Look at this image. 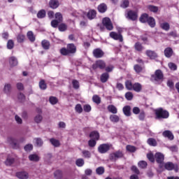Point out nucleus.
<instances>
[{
  "mask_svg": "<svg viewBox=\"0 0 179 179\" xmlns=\"http://www.w3.org/2000/svg\"><path fill=\"white\" fill-rule=\"evenodd\" d=\"M156 119L157 120H161L169 118L170 113H169V111L164 110L162 108H159L157 109H155V110Z\"/></svg>",
  "mask_w": 179,
  "mask_h": 179,
  "instance_id": "nucleus-1",
  "label": "nucleus"
},
{
  "mask_svg": "<svg viewBox=\"0 0 179 179\" xmlns=\"http://www.w3.org/2000/svg\"><path fill=\"white\" fill-rule=\"evenodd\" d=\"M164 79V75L163 74V71L160 69L156 70L155 73L151 76L150 78L152 82L155 83L163 82Z\"/></svg>",
  "mask_w": 179,
  "mask_h": 179,
  "instance_id": "nucleus-2",
  "label": "nucleus"
},
{
  "mask_svg": "<svg viewBox=\"0 0 179 179\" xmlns=\"http://www.w3.org/2000/svg\"><path fill=\"white\" fill-rule=\"evenodd\" d=\"M122 157H124V153L122 152V151H120V150L116 151L113 153H111L109 155V159L112 162H117L118 159H122Z\"/></svg>",
  "mask_w": 179,
  "mask_h": 179,
  "instance_id": "nucleus-3",
  "label": "nucleus"
},
{
  "mask_svg": "<svg viewBox=\"0 0 179 179\" xmlns=\"http://www.w3.org/2000/svg\"><path fill=\"white\" fill-rule=\"evenodd\" d=\"M155 157L157 163L159 164V167L162 169L164 166V155L161 152H157Z\"/></svg>",
  "mask_w": 179,
  "mask_h": 179,
  "instance_id": "nucleus-4",
  "label": "nucleus"
},
{
  "mask_svg": "<svg viewBox=\"0 0 179 179\" xmlns=\"http://www.w3.org/2000/svg\"><path fill=\"white\" fill-rule=\"evenodd\" d=\"M102 24L107 29V30L111 31L113 29H114L113 22H111V20H110L108 17H104L102 20Z\"/></svg>",
  "mask_w": 179,
  "mask_h": 179,
  "instance_id": "nucleus-5",
  "label": "nucleus"
},
{
  "mask_svg": "<svg viewBox=\"0 0 179 179\" xmlns=\"http://www.w3.org/2000/svg\"><path fill=\"white\" fill-rule=\"evenodd\" d=\"M125 16L129 20L135 21L138 19V13L134 10H129L125 14Z\"/></svg>",
  "mask_w": 179,
  "mask_h": 179,
  "instance_id": "nucleus-6",
  "label": "nucleus"
},
{
  "mask_svg": "<svg viewBox=\"0 0 179 179\" xmlns=\"http://www.w3.org/2000/svg\"><path fill=\"white\" fill-rule=\"evenodd\" d=\"M92 68L93 69H97V68L104 69L106 68V62L101 59L97 60L95 64L92 65Z\"/></svg>",
  "mask_w": 179,
  "mask_h": 179,
  "instance_id": "nucleus-7",
  "label": "nucleus"
},
{
  "mask_svg": "<svg viewBox=\"0 0 179 179\" xmlns=\"http://www.w3.org/2000/svg\"><path fill=\"white\" fill-rule=\"evenodd\" d=\"M164 166L166 170H175V171H178V166L177 164L175 165L172 162H167Z\"/></svg>",
  "mask_w": 179,
  "mask_h": 179,
  "instance_id": "nucleus-8",
  "label": "nucleus"
},
{
  "mask_svg": "<svg viewBox=\"0 0 179 179\" xmlns=\"http://www.w3.org/2000/svg\"><path fill=\"white\" fill-rule=\"evenodd\" d=\"M109 150L110 146L108 145V144H101L98 148V152L101 154L107 153V152H108Z\"/></svg>",
  "mask_w": 179,
  "mask_h": 179,
  "instance_id": "nucleus-9",
  "label": "nucleus"
},
{
  "mask_svg": "<svg viewBox=\"0 0 179 179\" xmlns=\"http://www.w3.org/2000/svg\"><path fill=\"white\" fill-rule=\"evenodd\" d=\"M110 37L113 38V40H119L120 43L124 41V38H122V35H121V34H117L116 32L112 31L110 33Z\"/></svg>",
  "mask_w": 179,
  "mask_h": 179,
  "instance_id": "nucleus-10",
  "label": "nucleus"
},
{
  "mask_svg": "<svg viewBox=\"0 0 179 179\" xmlns=\"http://www.w3.org/2000/svg\"><path fill=\"white\" fill-rule=\"evenodd\" d=\"M93 55L95 58H103L104 57V52L100 48H96L93 50Z\"/></svg>",
  "mask_w": 179,
  "mask_h": 179,
  "instance_id": "nucleus-11",
  "label": "nucleus"
},
{
  "mask_svg": "<svg viewBox=\"0 0 179 179\" xmlns=\"http://www.w3.org/2000/svg\"><path fill=\"white\" fill-rule=\"evenodd\" d=\"M163 136L164 138H168L169 141H173L174 139V135L170 130H166L162 133Z\"/></svg>",
  "mask_w": 179,
  "mask_h": 179,
  "instance_id": "nucleus-12",
  "label": "nucleus"
},
{
  "mask_svg": "<svg viewBox=\"0 0 179 179\" xmlns=\"http://www.w3.org/2000/svg\"><path fill=\"white\" fill-rule=\"evenodd\" d=\"M3 92L6 94H10V92H12V85L10 83H6L3 88Z\"/></svg>",
  "mask_w": 179,
  "mask_h": 179,
  "instance_id": "nucleus-13",
  "label": "nucleus"
},
{
  "mask_svg": "<svg viewBox=\"0 0 179 179\" xmlns=\"http://www.w3.org/2000/svg\"><path fill=\"white\" fill-rule=\"evenodd\" d=\"M9 64L11 67L13 66H17V64L19 62H17V58H16L15 56H12L9 58Z\"/></svg>",
  "mask_w": 179,
  "mask_h": 179,
  "instance_id": "nucleus-14",
  "label": "nucleus"
},
{
  "mask_svg": "<svg viewBox=\"0 0 179 179\" xmlns=\"http://www.w3.org/2000/svg\"><path fill=\"white\" fill-rule=\"evenodd\" d=\"M16 176L20 179H27L29 178V173L26 171L17 172Z\"/></svg>",
  "mask_w": 179,
  "mask_h": 179,
  "instance_id": "nucleus-15",
  "label": "nucleus"
},
{
  "mask_svg": "<svg viewBox=\"0 0 179 179\" xmlns=\"http://www.w3.org/2000/svg\"><path fill=\"white\" fill-rule=\"evenodd\" d=\"M67 50L69 54H75L76 52V46L73 43H69L67 45Z\"/></svg>",
  "mask_w": 179,
  "mask_h": 179,
  "instance_id": "nucleus-16",
  "label": "nucleus"
},
{
  "mask_svg": "<svg viewBox=\"0 0 179 179\" xmlns=\"http://www.w3.org/2000/svg\"><path fill=\"white\" fill-rule=\"evenodd\" d=\"M145 54L150 59H155V58H157V53L152 50H146Z\"/></svg>",
  "mask_w": 179,
  "mask_h": 179,
  "instance_id": "nucleus-17",
  "label": "nucleus"
},
{
  "mask_svg": "<svg viewBox=\"0 0 179 179\" xmlns=\"http://www.w3.org/2000/svg\"><path fill=\"white\" fill-rule=\"evenodd\" d=\"M49 6L52 9H57L59 6V2L58 0H50L49 2Z\"/></svg>",
  "mask_w": 179,
  "mask_h": 179,
  "instance_id": "nucleus-18",
  "label": "nucleus"
},
{
  "mask_svg": "<svg viewBox=\"0 0 179 179\" xmlns=\"http://www.w3.org/2000/svg\"><path fill=\"white\" fill-rule=\"evenodd\" d=\"M96 10H90L88 11L87 14V17H88V19H90V20H93V19L96 18Z\"/></svg>",
  "mask_w": 179,
  "mask_h": 179,
  "instance_id": "nucleus-19",
  "label": "nucleus"
},
{
  "mask_svg": "<svg viewBox=\"0 0 179 179\" xmlns=\"http://www.w3.org/2000/svg\"><path fill=\"white\" fill-rule=\"evenodd\" d=\"M50 142L55 148H59L61 146V143L59 141V140L54 138H50Z\"/></svg>",
  "mask_w": 179,
  "mask_h": 179,
  "instance_id": "nucleus-20",
  "label": "nucleus"
},
{
  "mask_svg": "<svg viewBox=\"0 0 179 179\" xmlns=\"http://www.w3.org/2000/svg\"><path fill=\"white\" fill-rule=\"evenodd\" d=\"M29 159L30 160V162H39L40 161V157H38V155H37V154H31L29 156Z\"/></svg>",
  "mask_w": 179,
  "mask_h": 179,
  "instance_id": "nucleus-21",
  "label": "nucleus"
},
{
  "mask_svg": "<svg viewBox=\"0 0 179 179\" xmlns=\"http://www.w3.org/2000/svg\"><path fill=\"white\" fill-rule=\"evenodd\" d=\"M123 113L126 117H131V106H126L123 108Z\"/></svg>",
  "mask_w": 179,
  "mask_h": 179,
  "instance_id": "nucleus-22",
  "label": "nucleus"
},
{
  "mask_svg": "<svg viewBox=\"0 0 179 179\" xmlns=\"http://www.w3.org/2000/svg\"><path fill=\"white\" fill-rule=\"evenodd\" d=\"M90 137H91L92 139H94V141H99L100 138V134L97 131H92L90 133Z\"/></svg>",
  "mask_w": 179,
  "mask_h": 179,
  "instance_id": "nucleus-23",
  "label": "nucleus"
},
{
  "mask_svg": "<svg viewBox=\"0 0 179 179\" xmlns=\"http://www.w3.org/2000/svg\"><path fill=\"white\" fill-rule=\"evenodd\" d=\"M164 55L167 58H170L173 55V49L171 48H166L164 50Z\"/></svg>",
  "mask_w": 179,
  "mask_h": 179,
  "instance_id": "nucleus-24",
  "label": "nucleus"
},
{
  "mask_svg": "<svg viewBox=\"0 0 179 179\" xmlns=\"http://www.w3.org/2000/svg\"><path fill=\"white\" fill-rule=\"evenodd\" d=\"M132 90H134V92H139L141 90H142V85L138 83H136L133 85Z\"/></svg>",
  "mask_w": 179,
  "mask_h": 179,
  "instance_id": "nucleus-25",
  "label": "nucleus"
},
{
  "mask_svg": "<svg viewBox=\"0 0 179 179\" xmlns=\"http://www.w3.org/2000/svg\"><path fill=\"white\" fill-rule=\"evenodd\" d=\"M149 19V15L146 13H144L141 15V16L139 18V20L141 23H146Z\"/></svg>",
  "mask_w": 179,
  "mask_h": 179,
  "instance_id": "nucleus-26",
  "label": "nucleus"
},
{
  "mask_svg": "<svg viewBox=\"0 0 179 179\" xmlns=\"http://www.w3.org/2000/svg\"><path fill=\"white\" fill-rule=\"evenodd\" d=\"M98 10L101 13H104V12H106V10H107V5H106L105 3L100 4L98 6Z\"/></svg>",
  "mask_w": 179,
  "mask_h": 179,
  "instance_id": "nucleus-27",
  "label": "nucleus"
},
{
  "mask_svg": "<svg viewBox=\"0 0 179 179\" xmlns=\"http://www.w3.org/2000/svg\"><path fill=\"white\" fill-rule=\"evenodd\" d=\"M147 22L149 26H150V27H155L156 26V21L155 20V18H153V17H149Z\"/></svg>",
  "mask_w": 179,
  "mask_h": 179,
  "instance_id": "nucleus-28",
  "label": "nucleus"
},
{
  "mask_svg": "<svg viewBox=\"0 0 179 179\" xmlns=\"http://www.w3.org/2000/svg\"><path fill=\"white\" fill-rule=\"evenodd\" d=\"M13 163H15V158L11 157H8L5 162L6 166H12Z\"/></svg>",
  "mask_w": 179,
  "mask_h": 179,
  "instance_id": "nucleus-29",
  "label": "nucleus"
},
{
  "mask_svg": "<svg viewBox=\"0 0 179 179\" xmlns=\"http://www.w3.org/2000/svg\"><path fill=\"white\" fill-rule=\"evenodd\" d=\"M108 110L109 113H112V114H117L118 112L117 108L114 105H109L108 106Z\"/></svg>",
  "mask_w": 179,
  "mask_h": 179,
  "instance_id": "nucleus-30",
  "label": "nucleus"
},
{
  "mask_svg": "<svg viewBox=\"0 0 179 179\" xmlns=\"http://www.w3.org/2000/svg\"><path fill=\"white\" fill-rule=\"evenodd\" d=\"M34 122H36V124H40L41 123V121H43V115H41V114H38L36 115L34 118Z\"/></svg>",
  "mask_w": 179,
  "mask_h": 179,
  "instance_id": "nucleus-31",
  "label": "nucleus"
},
{
  "mask_svg": "<svg viewBox=\"0 0 179 179\" xmlns=\"http://www.w3.org/2000/svg\"><path fill=\"white\" fill-rule=\"evenodd\" d=\"M41 44L44 50H50V41L43 40L42 41Z\"/></svg>",
  "mask_w": 179,
  "mask_h": 179,
  "instance_id": "nucleus-32",
  "label": "nucleus"
},
{
  "mask_svg": "<svg viewBox=\"0 0 179 179\" xmlns=\"http://www.w3.org/2000/svg\"><path fill=\"white\" fill-rule=\"evenodd\" d=\"M110 120L111 121V122H119L120 117L117 115H110Z\"/></svg>",
  "mask_w": 179,
  "mask_h": 179,
  "instance_id": "nucleus-33",
  "label": "nucleus"
},
{
  "mask_svg": "<svg viewBox=\"0 0 179 179\" xmlns=\"http://www.w3.org/2000/svg\"><path fill=\"white\" fill-rule=\"evenodd\" d=\"M161 29L165 30L166 31H169L170 30V24L168 22H163L160 24Z\"/></svg>",
  "mask_w": 179,
  "mask_h": 179,
  "instance_id": "nucleus-34",
  "label": "nucleus"
},
{
  "mask_svg": "<svg viewBox=\"0 0 179 179\" xmlns=\"http://www.w3.org/2000/svg\"><path fill=\"white\" fill-rule=\"evenodd\" d=\"M92 101L95 103V104H100L101 103V98L99 96V95H94L92 96Z\"/></svg>",
  "mask_w": 179,
  "mask_h": 179,
  "instance_id": "nucleus-35",
  "label": "nucleus"
},
{
  "mask_svg": "<svg viewBox=\"0 0 179 179\" xmlns=\"http://www.w3.org/2000/svg\"><path fill=\"white\" fill-rule=\"evenodd\" d=\"M108 73H104L101 76V81L102 82V83H106V82H107V80H108Z\"/></svg>",
  "mask_w": 179,
  "mask_h": 179,
  "instance_id": "nucleus-36",
  "label": "nucleus"
},
{
  "mask_svg": "<svg viewBox=\"0 0 179 179\" xmlns=\"http://www.w3.org/2000/svg\"><path fill=\"white\" fill-rule=\"evenodd\" d=\"M147 142L150 146H157V141H156V139L155 138H148Z\"/></svg>",
  "mask_w": 179,
  "mask_h": 179,
  "instance_id": "nucleus-37",
  "label": "nucleus"
},
{
  "mask_svg": "<svg viewBox=\"0 0 179 179\" xmlns=\"http://www.w3.org/2000/svg\"><path fill=\"white\" fill-rule=\"evenodd\" d=\"M27 37H28L29 40L31 41V42L36 41V36H34V34H33V31H28Z\"/></svg>",
  "mask_w": 179,
  "mask_h": 179,
  "instance_id": "nucleus-38",
  "label": "nucleus"
},
{
  "mask_svg": "<svg viewBox=\"0 0 179 179\" xmlns=\"http://www.w3.org/2000/svg\"><path fill=\"white\" fill-rule=\"evenodd\" d=\"M126 149L128 152H130L131 153L136 152V147L134 145H127Z\"/></svg>",
  "mask_w": 179,
  "mask_h": 179,
  "instance_id": "nucleus-39",
  "label": "nucleus"
},
{
  "mask_svg": "<svg viewBox=\"0 0 179 179\" xmlns=\"http://www.w3.org/2000/svg\"><path fill=\"white\" fill-rule=\"evenodd\" d=\"M34 141H35L36 145V146H38V148H41V146H43V144L44 143L43 142V139H41L40 138H34Z\"/></svg>",
  "mask_w": 179,
  "mask_h": 179,
  "instance_id": "nucleus-40",
  "label": "nucleus"
},
{
  "mask_svg": "<svg viewBox=\"0 0 179 179\" xmlns=\"http://www.w3.org/2000/svg\"><path fill=\"white\" fill-rule=\"evenodd\" d=\"M37 17L38 19H43V17H45V11L44 10H41L37 13Z\"/></svg>",
  "mask_w": 179,
  "mask_h": 179,
  "instance_id": "nucleus-41",
  "label": "nucleus"
},
{
  "mask_svg": "<svg viewBox=\"0 0 179 179\" xmlns=\"http://www.w3.org/2000/svg\"><path fill=\"white\" fill-rule=\"evenodd\" d=\"M39 87L41 90H45V89H47V84H45V81L44 80L39 82Z\"/></svg>",
  "mask_w": 179,
  "mask_h": 179,
  "instance_id": "nucleus-42",
  "label": "nucleus"
},
{
  "mask_svg": "<svg viewBox=\"0 0 179 179\" xmlns=\"http://www.w3.org/2000/svg\"><path fill=\"white\" fill-rule=\"evenodd\" d=\"M135 50H136V51H143V46H142V44H141V43L137 42L136 43L135 45Z\"/></svg>",
  "mask_w": 179,
  "mask_h": 179,
  "instance_id": "nucleus-43",
  "label": "nucleus"
},
{
  "mask_svg": "<svg viewBox=\"0 0 179 179\" xmlns=\"http://www.w3.org/2000/svg\"><path fill=\"white\" fill-rule=\"evenodd\" d=\"M125 86H126V89H127V90H132L133 87H134V85H132V82L127 80L125 82Z\"/></svg>",
  "mask_w": 179,
  "mask_h": 179,
  "instance_id": "nucleus-44",
  "label": "nucleus"
},
{
  "mask_svg": "<svg viewBox=\"0 0 179 179\" xmlns=\"http://www.w3.org/2000/svg\"><path fill=\"white\" fill-rule=\"evenodd\" d=\"M55 178L56 179H62V171H56L54 173Z\"/></svg>",
  "mask_w": 179,
  "mask_h": 179,
  "instance_id": "nucleus-45",
  "label": "nucleus"
},
{
  "mask_svg": "<svg viewBox=\"0 0 179 179\" xmlns=\"http://www.w3.org/2000/svg\"><path fill=\"white\" fill-rule=\"evenodd\" d=\"M129 6V1L128 0H123L122 3L120 4V7L123 8V9H125Z\"/></svg>",
  "mask_w": 179,
  "mask_h": 179,
  "instance_id": "nucleus-46",
  "label": "nucleus"
},
{
  "mask_svg": "<svg viewBox=\"0 0 179 179\" xmlns=\"http://www.w3.org/2000/svg\"><path fill=\"white\" fill-rule=\"evenodd\" d=\"M82 153L83 155V157H85L86 159H90L92 157V153H90V151L83 150Z\"/></svg>",
  "mask_w": 179,
  "mask_h": 179,
  "instance_id": "nucleus-47",
  "label": "nucleus"
},
{
  "mask_svg": "<svg viewBox=\"0 0 179 179\" xmlns=\"http://www.w3.org/2000/svg\"><path fill=\"white\" fill-rule=\"evenodd\" d=\"M49 101L50 104H52L54 106L57 104V103H58V99H57V97L55 96H50L49 99Z\"/></svg>",
  "mask_w": 179,
  "mask_h": 179,
  "instance_id": "nucleus-48",
  "label": "nucleus"
},
{
  "mask_svg": "<svg viewBox=\"0 0 179 179\" xmlns=\"http://www.w3.org/2000/svg\"><path fill=\"white\" fill-rule=\"evenodd\" d=\"M15 47V43L12 40H9L7 43V48L12 50Z\"/></svg>",
  "mask_w": 179,
  "mask_h": 179,
  "instance_id": "nucleus-49",
  "label": "nucleus"
},
{
  "mask_svg": "<svg viewBox=\"0 0 179 179\" xmlns=\"http://www.w3.org/2000/svg\"><path fill=\"white\" fill-rule=\"evenodd\" d=\"M76 163L78 167H82L83 166V164H85V160H83V159L80 158V159H77Z\"/></svg>",
  "mask_w": 179,
  "mask_h": 179,
  "instance_id": "nucleus-50",
  "label": "nucleus"
},
{
  "mask_svg": "<svg viewBox=\"0 0 179 179\" xmlns=\"http://www.w3.org/2000/svg\"><path fill=\"white\" fill-rule=\"evenodd\" d=\"M16 87H17V90H20V91L24 90V85L22 83H17Z\"/></svg>",
  "mask_w": 179,
  "mask_h": 179,
  "instance_id": "nucleus-51",
  "label": "nucleus"
},
{
  "mask_svg": "<svg viewBox=\"0 0 179 179\" xmlns=\"http://www.w3.org/2000/svg\"><path fill=\"white\" fill-rule=\"evenodd\" d=\"M96 174H99V176H101V174H104V167L100 166L96 169Z\"/></svg>",
  "mask_w": 179,
  "mask_h": 179,
  "instance_id": "nucleus-52",
  "label": "nucleus"
},
{
  "mask_svg": "<svg viewBox=\"0 0 179 179\" xmlns=\"http://www.w3.org/2000/svg\"><path fill=\"white\" fill-rule=\"evenodd\" d=\"M75 110H76V113H78L79 114H80L82 113V111H83V108H82V105L77 104L75 107Z\"/></svg>",
  "mask_w": 179,
  "mask_h": 179,
  "instance_id": "nucleus-53",
  "label": "nucleus"
},
{
  "mask_svg": "<svg viewBox=\"0 0 179 179\" xmlns=\"http://www.w3.org/2000/svg\"><path fill=\"white\" fill-rule=\"evenodd\" d=\"M148 9H149V10H150L151 12H154V13H156L159 10V8H157V6H148Z\"/></svg>",
  "mask_w": 179,
  "mask_h": 179,
  "instance_id": "nucleus-54",
  "label": "nucleus"
},
{
  "mask_svg": "<svg viewBox=\"0 0 179 179\" xmlns=\"http://www.w3.org/2000/svg\"><path fill=\"white\" fill-rule=\"evenodd\" d=\"M72 85H73V87L74 89H79V81H78V80H73L72 81Z\"/></svg>",
  "mask_w": 179,
  "mask_h": 179,
  "instance_id": "nucleus-55",
  "label": "nucleus"
},
{
  "mask_svg": "<svg viewBox=\"0 0 179 179\" xmlns=\"http://www.w3.org/2000/svg\"><path fill=\"white\" fill-rule=\"evenodd\" d=\"M55 19L61 23V22H62V14H61V13H57L55 14Z\"/></svg>",
  "mask_w": 179,
  "mask_h": 179,
  "instance_id": "nucleus-56",
  "label": "nucleus"
},
{
  "mask_svg": "<svg viewBox=\"0 0 179 179\" xmlns=\"http://www.w3.org/2000/svg\"><path fill=\"white\" fill-rule=\"evenodd\" d=\"M125 97L127 100H132V99H134V94L132 92H129L125 94Z\"/></svg>",
  "mask_w": 179,
  "mask_h": 179,
  "instance_id": "nucleus-57",
  "label": "nucleus"
},
{
  "mask_svg": "<svg viewBox=\"0 0 179 179\" xmlns=\"http://www.w3.org/2000/svg\"><path fill=\"white\" fill-rule=\"evenodd\" d=\"M96 140L93 138H92L88 141V145L90 148H94V146H96Z\"/></svg>",
  "mask_w": 179,
  "mask_h": 179,
  "instance_id": "nucleus-58",
  "label": "nucleus"
},
{
  "mask_svg": "<svg viewBox=\"0 0 179 179\" xmlns=\"http://www.w3.org/2000/svg\"><path fill=\"white\" fill-rule=\"evenodd\" d=\"M60 54H62V55H69V52L68 51V49L62 48L60 50Z\"/></svg>",
  "mask_w": 179,
  "mask_h": 179,
  "instance_id": "nucleus-59",
  "label": "nucleus"
},
{
  "mask_svg": "<svg viewBox=\"0 0 179 179\" xmlns=\"http://www.w3.org/2000/svg\"><path fill=\"white\" fill-rule=\"evenodd\" d=\"M147 157L148 159V160H150V162H151L152 163H153L155 162V156L153 155V154L152 152H150L147 155Z\"/></svg>",
  "mask_w": 179,
  "mask_h": 179,
  "instance_id": "nucleus-60",
  "label": "nucleus"
},
{
  "mask_svg": "<svg viewBox=\"0 0 179 179\" xmlns=\"http://www.w3.org/2000/svg\"><path fill=\"white\" fill-rule=\"evenodd\" d=\"M138 164V167H141V169H145L146 166H148V163L145 161H140Z\"/></svg>",
  "mask_w": 179,
  "mask_h": 179,
  "instance_id": "nucleus-61",
  "label": "nucleus"
},
{
  "mask_svg": "<svg viewBox=\"0 0 179 179\" xmlns=\"http://www.w3.org/2000/svg\"><path fill=\"white\" fill-rule=\"evenodd\" d=\"M68 29V27L65 24H61L59 25V31H65Z\"/></svg>",
  "mask_w": 179,
  "mask_h": 179,
  "instance_id": "nucleus-62",
  "label": "nucleus"
},
{
  "mask_svg": "<svg viewBox=\"0 0 179 179\" xmlns=\"http://www.w3.org/2000/svg\"><path fill=\"white\" fill-rule=\"evenodd\" d=\"M25 152H30L33 150V145L31 144H27L24 148Z\"/></svg>",
  "mask_w": 179,
  "mask_h": 179,
  "instance_id": "nucleus-63",
  "label": "nucleus"
},
{
  "mask_svg": "<svg viewBox=\"0 0 179 179\" xmlns=\"http://www.w3.org/2000/svg\"><path fill=\"white\" fill-rule=\"evenodd\" d=\"M17 40L18 43H23V41H24V35L19 34L17 37Z\"/></svg>",
  "mask_w": 179,
  "mask_h": 179,
  "instance_id": "nucleus-64",
  "label": "nucleus"
}]
</instances>
